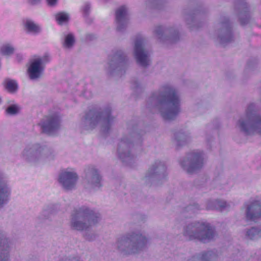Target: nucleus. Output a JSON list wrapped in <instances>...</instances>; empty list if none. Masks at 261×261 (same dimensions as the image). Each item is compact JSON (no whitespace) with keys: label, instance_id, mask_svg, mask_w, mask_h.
Returning a JSON list of instances; mask_svg holds the SVG:
<instances>
[{"label":"nucleus","instance_id":"nucleus-1","mask_svg":"<svg viewBox=\"0 0 261 261\" xmlns=\"http://www.w3.org/2000/svg\"><path fill=\"white\" fill-rule=\"evenodd\" d=\"M150 100L165 119H173L180 110V100L177 91L170 87H164L153 93Z\"/></svg>","mask_w":261,"mask_h":261},{"label":"nucleus","instance_id":"nucleus-2","mask_svg":"<svg viewBox=\"0 0 261 261\" xmlns=\"http://www.w3.org/2000/svg\"><path fill=\"white\" fill-rule=\"evenodd\" d=\"M255 103H250L245 113L236 121L235 127L246 136L261 135V117L257 114Z\"/></svg>","mask_w":261,"mask_h":261},{"label":"nucleus","instance_id":"nucleus-3","mask_svg":"<svg viewBox=\"0 0 261 261\" xmlns=\"http://www.w3.org/2000/svg\"><path fill=\"white\" fill-rule=\"evenodd\" d=\"M148 242V239L144 235L132 234L118 239L115 246L126 254H136L143 251Z\"/></svg>","mask_w":261,"mask_h":261},{"label":"nucleus","instance_id":"nucleus-4","mask_svg":"<svg viewBox=\"0 0 261 261\" xmlns=\"http://www.w3.org/2000/svg\"><path fill=\"white\" fill-rule=\"evenodd\" d=\"M99 220L98 214L89 208H84L72 216L70 226L74 230L86 231L95 225Z\"/></svg>","mask_w":261,"mask_h":261},{"label":"nucleus","instance_id":"nucleus-5","mask_svg":"<svg viewBox=\"0 0 261 261\" xmlns=\"http://www.w3.org/2000/svg\"><path fill=\"white\" fill-rule=\"evenodd\" d=\"M184 235L189 240H196L205 243L211 240L215 233L208 223L197 222L187 226L184 229Z\"/></svg>","mask_w":261,"mask_h":261},{"label":"nucleus","instance_id":"nucleus-6","mask_svg":"<svg viewBox=\"0 0 261 261\" xmlns=\"http://www.w3.org/2000/svg\"><path fill=\"white\" fill-rule=\"evenodd\" d=\"M48 61L49 58L46 55L32 59L27 68V74L29 78L33 80L40 78L43 74L45 64Z\"/></svg>","mask_w":261,"mask_h":261},{"label":"nucleus","instance_id":"nucleus-7","mask_svg":"<svg viewBox=\"0 0 261 261\" xmlns=\"http://www.w3.org/2000/svg\"><path fill=\"white\" fill-rule=\"evenodd\" d=\"M50 153L45 146L35 144L25 149L23 155L29 162H35L47 158Z\"/></svg>","mask_w":261,"mask_h":261},{"label":"nucleus","instance_id":"nucleus-8","mask_svg":"<svg viewBox=\"0 0 261 261\" xmlns=\"http://www.w3.org/2000/svg\"><path fill=\"white\" fill-rule=\"evenodd\" d=\"M78 178L79 176L75 169L67 168L61 172L58 180L64 189L71 190L75 187Z\"/></svg>","mask_w":261,"mask_h":261},{"label":"nucleus","instance_id":"nucleus-9","mask_svg":"<svg viewBox=\"0 0 261 261\" xmlns=\"http://www.w3.org/2000/svg\"><path fill=\"white\" fill-rule=\"evenodd\" d=\"M204 162L203 154L200 152H194L183 159L181 166L184 170L189 173L201 168Z\"/></svg>","mask_w":261,"mask_h":261},{"label":"nucleus","instance_id":"nucleus-10","mask_svg":"<svg viewBox=\"0 0 261 261\" xmlns=\"http://www.w3.org/2000/svg\"><path fill=\"white\" fill-rule=\"evenodd\" d=\"M144 43L143 38H137L135 42L134 48V55L137 62L143 66L147 65L149 63L148 53L144 47Z\"/></svg>","mask_w":261,"mask_h":261},{"label":"nucleus","instance_id":"nucleus-11","mask_svg":"<svg viewBox=\"0 0 261 261\" xmlns=\"http://www.w3.org/2000/svg\"><path fill=\"white\" fill-rule=\"evenodd\" d=\"M60 124V118L57 116H51L43 118L39 125L42 132L48 135H53L59 128Z\"/></svg>","mask_w":261,"mask_h":261},{"label":"nucleus","instance_id":"nucleus-12","mask_svg":"<svg viewBox=\"0 0 261 261\" xmlns=\"http://www.w3.org/2000/svg\"><path fill=\"white\" fill-rule=\"evenodd\" d=\"M110 121V118L109 117H104L99 114L90 112L85 117L84 123L88 129H92L97 124L107 126Z\"/></svg>","mask_w":261,"mask_h":261},{"label":"nucleus","instance_id":"nucleus-13","mask_svg":"<svg viewBox=\"0 0 261 261\" xmlns=\"http://www.w3.org/2000/svg\"><path fill=\"white\" fill-rule=\"evenodd\" d=\"M102 179L98 170L92 168L89 169L86 177L87 188L97 190L102 186Z\"/></svg>","mask_w":261,"mask_h":261},{"label":"nucleus","instance_id":"nucleus-14","mask_svg":"<svg viewBox=\"0 0 261 261\" xmlns=\"http://www.w3.org/2000/svg\"><path fill=\"white\" fill-rule=\"evenodd\" d=\"M244 210L246 218L254 221L261 216V202L255 201L247 203Z\"/></svg>","mask_w":261,"mask_h":261},{"label":"nucleus","instance_id":"nucleus-15","mask_svg":"<svg viewBox=\"0 0 261 261\" xmlns=\"http://www.w3.org/2000/svg\"><path fill=\"white\" fill-rule=\"evenodd\" d=\"M127 12V8L124 6L120 7L116 11V25L117 29L119 31H122L128 23Z\"/></svg>","mask_w":261,"mask_h":261},{"label":"nucleus","instance_id":"nucleus-16","mask_svg":"<svg viewBox=\"0 0 261 261\" xmlns=\"http://www.w3.org/2000/svg\"><path fill=\"white\" fill-rule=\"evenodd\" d=\"M22 25L24 32L28 34L37 35L42 32L41 25L30 18L23 19Z\"/></svg>","mask_w":261,"mask_h":261},{"label":"nucleus","instance_id":"nucleus-17","mask_svg":"<svg viewBox=\"0 0 261 261\" xmlns=\"http://www.w3.org/2000/svg\"><path fill=\"white\" fill-rule=\"evenodd\" d=\"M11 244L6 238H0V261H9Z\"/></svg>","mask_w":261,"mask_h":261},{"label":"nucleus","instance_id":"nucleus-18","mask_svg":"<svg viewBox=\"0 0 261 261\" xmlns=\"http://www.w3.org/2000/svg\"><path fill=\"white\" fill-rule=\"evenodd\" d=\"M15 51V47L11 42H5L0 46V54L4 56L10 57Z\"/></svg>","mask_w":261,"mask_h":261},{"label":"nucleus","instance_id":"nucleus-19","mask_svg":"<svg viewBox=\"0 0 261 261\" xmlns=\"http://www.w3.org/2000/svg\"><path fill=\"white\" fill-rule=\"evenodd\" d=\"M55 17L56 22L60 25L66 24L70 19L69 14L65 12L57 13Z\"/></svg>","mask_w":261,"mask_h":261},{"label":"nucleus","instance_id":"nucleus-20","mask_svg":"<svg viewBox=\"0 0 261 261\" xmlns=\"http://www.w3.org/2000/svg\"><path fill=\"white\" fill-rule=\"evenodd\" d=\"M165 171V167L161 163H155L148 170L147 175L151 176L156 173H162Z\"/></svg>","mask_w":261,"mask_h":261},{"label":"nucleus","instance_id":"nucleus-21","mask_svg":"<svg viewBox=\"0 0 261 261\" xmlns=\"http://www.w3.org/2000/svg\"><path fill=\"white\" fill-rule=\"evenodd\" d=\"M248 239L252 240H257L261 239V227H252L246 233Z\"/></svg>","mask_w":261,"mask_h":261},{"label":"nucleus","instance_id":"nucleus-22","mask_svg":"<svg viewBox=\"0 0 261 261\" xmlns=\"http://www.w3.org/2000/svg\"><path fill=\"white\" fill-rule=\"evenodd\" d=\"M75 40L74 35L70 33L65 34L63 41V45L65 48H71L75 44Z\"/></svg>","mask_w":261,"mask_h":261},{"label":"nucleus","instance_id":"nucleus-23","mask_svg":"<svg viewBox=\"0 0 261 261\" xmlns=\"http://www.w3.org/2000/svg\"><path fill=\"white\" fill-rule=\"evenodd\" d=\"M5 89L9 93H15L18 89L17 83L13 80H6L4 83Z\"/></svg>","mask_w":261,"mask_h":261},{"label":"nucleus","instance_id":"nucleus-24","mask_svg":"<svg viewBox=\"0 0 261 261\" xmlns=\"http://www.w3.org/2000/svg\"><path fill=\"white\" fill-rule=\"evenodd\" d=\"M20 107L16 103L10 104L6 109V112L10 115H16L20 112Z\"/></svg>","mask_w":261,"mask_h":261},{"label":"nucleus","instance_id":"nucleus-25","mask_svg":"<svg viewBox=\"0 0 261 261\" xmlns=\"http://www.w3.org/2000/svg\"><path fill=\"white\" fill-rule=\"evenodd\" d=\"M55 213V212L53 208L48 207L44 208L41 213V217L42 219H47L50 218L51 215H53Z\"/></svg>","mask_w":261,"mask_h":261},{"label":"nucleus","instance_id":"nucleus-26","mask_svg":"<svg viewBox=\"0 0 261 261\" xmlns=\"http://www.w3.org/2000/svg\"><path fill=\"white\" fill-rule=\"evenodd\" d=\"M90 5L88 3L85 4L82 7V11L85 15H87L88 14V13L90 11Z\"/></svg>","mask_w":261,"mask_h":261},{"label":"nucleus","instance_id":"nucleus-27","mask_svg":"<svg viewBox=\"0 0 261 261\" xmlns=\"http://www.w3.org/2000/svg\"><path fill=\"white\" fill-rule=\"evenodd\" d=\"M47 4L50 7H54L57 5L58 0H46Z\"/></svg>","mask_w":261,"mask_h":261},{"label":"nucleus","instance_id":"nucleus-28","mask_svg":"<svg viewBox=\"0 0 261 261\" xmlns=\"http://www.w3.org/2000/svg\"><path fill=\"white\" fill-rule=\"evenodd\" d=\"M218 202L221 203L220 205V207L223 208L226 206V203L225 201H221Z\"/></svg>","mask_w":261,"mask_h":261},{"label":"nucleus","instance_id":"nucleus-29","mask_svg":"<svg viewBox=\"0 0 261 261\" xmlns=\"http://www.w3.org/2000/svg\"><path fill=\"white\" fill-rule=\"evenodd\" d=\"M29 2L33 4H37L40 2L41 0H29Z\"/></svg>","mask_w":261,"mask_h":261},{"label":"nucleus","instance_id":"nucleus-30","mask_svg":"<svg viewBox=\"0 0 261 261\" xmlns=\"http://www.w3.org/2000/svg\"><path fill=\"white\" fill-rule=\"evenodd\" d=\"M161 33H162V31H156V36L158 38H160V34Z\"/></svg>","mask_w":261,"mask_h":261},{"label":"nucleus","instance_id":"nucleus-31","mask_svg":"<svg viewBox=\"0 0 261 261\" xmlns=\"http://www.w3.org/2000/svg\"><path fill=\"white\" fill-rule=\"evenodd\" d=\"M20 57L21 59L22 58V56L21 55H20Z\"/></svg>","mask_w":261,"mask_h":261},{"label":"nucleus","instance_id":"nucleus-32","mask_svg":"<svg viewBox=\"0 0 261 261\" xmlns=\"http://www.w3.org/2000/svg\"><path fill=\"white\" fill-rule=\"evenodd\" d=\"M1 101H2V100H1V98H0V103L1 102Z\"/></svg>","mask_w":261,"mask_h":261}]
</instances>
